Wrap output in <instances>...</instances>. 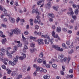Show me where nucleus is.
Returning <instances> with one entry per match:
<instances>
[{"mask_svg":"<svg viewBox=\"0 0 79 79\" xmlns=\"http://www.w3.org/2000/svg\"><path fill=\"white\" fill-rule=\"evenodd\" d=\"M22 55H23V56H20L19 57L18 56H16V58H14V60L15 62H17L18 61V58L19 60H24V58H26V55L25 54L22 53Z\"/></svg>","mask_w":79,"mask_h":79,"instance_id":"f257e3e1","label":"nucleus"},{"mask_svg":"<svg viewBox=\"0 0 79 79\" xmlns=\"http://www.w3.org/2000/svg\"><path fill=\"white\" fill-rule=\"evenodd\" d=\"M13 34H21V31L20 30H19L18 28H16L12 31V32H10V35H13Z\"/></svg>","mask_w":79,"mask_h":79,"instance_id":"f03ea898","label":"nucleus"},{"mask_svg":"<svg viewBox=\"0 0 79 79\" xmlns=\"http://www.w3.org/2000/svg\"><path fill=\"white\" fill-rule=\"evenodd\" d=\"M41 37H44V38H47L48 40H47V39H46L44 40V42L45 44L47 45H48V44H49V42H50V38L48 36V35H41Z\"/></svg>","mask_w":79,"mask_h":79,"instance_id":"7ed1b4c3","label":"nucleus"},{"mask_svg":"<svg viewBox=\"0 0 79 79\" xmlns=\"http://www.w3.org/2000/svg\"><path fill=\"white\" fill-rule=\"evenodd\" d=\"M64 57V55H63V54H60V55L58 56V58L60 60V61H61V62H65V63H66L67 60V58L65 57L62 59V58H63Z\"/></svg>","mask_w":79,"mask_h":79,"instance_id":"20e7f679","label":"nucleus"},{"mask_svg":"<svg viewBox=\"0 0 79 79\" xmlns=\"http://www.w3.org/2000/svg\"><path fill=\"white\" fill-rule=\"evenodd\" d=\"M18 72L16 71H14L11 74V75L12 76H16L17 78L15 79H20V78L23 77V76L21 75H19L18 76Z\"/></svg>","mask_w":79,"mask_h":79,"instance_id":"39448f33","label":"nucleus"},{"mask_svg":"<svg viewBox=\"0 0 79 79\" xmlns=\"http://www.w3.org/2000/svg\"><path fill=\"white\" fill-rule=\"evenodd\" d=\"M35 5H33V7H32V9H33L32 10V13H35V14L36 15H40V12H39V10H37V9H36L35 10V9H34V8H35Z\"/></svg>","mask_w":79,"mask_h":79,"instance_id":"423d86ee","label":"nucleus"},{"mask_svg":"<svg viewBox=\"0 0 79 79\" xmlns=\"http://www.w3.org/2000/svg\"><path fill=\"white\" fill-rule=\"evenodd\" d=\"M39 15H38L35 18H37V19H35L34 20V22L35 23H38V24H40V20L39 19V18H40V16Z\"/></svg>","mask_w":79,"mask_h":79,"instance_id":"0eeeda50","label":"nucleus"},{"mask_svg":"<svg viewBox=\"0 0 79 79\" xmlns=\"http://www.w3.org/2000/svg\"><path fill=\"white\" fill-rule=\"evenodd\" d=\"M52 48H55V49H56V50H57L58 51H59L60 52H63V49H60V48L58 47V45H52Z\"/></svg>","mask_w":79,"mask_h":79,"instance_id":"6e6552de","label":"nucleus"},{"mask_svg":"<svg viewBox=\"0 0 79 79\" xmlns=\"http://www.w3.org/2000/svg\"><path fill=\"white\" fill-rule=\"evenodd\" d=\"M1 52H0V55L1 56H3L5 55V49L4 48H2L1 49Z\"/></svg>","mask_w":79,"mask_h":79,"instance_id":"1a4fd4ad","label":"nucleus"},{"mask_svg":"<svg viewBox=\"0 0 79 79\" xmlns=\"http://www.w3.org/2000/svg\"><path fill=\"white\" fill-rule=\"evenodd\" d=\"M37 42H38V44L39 45H41L42 44H44V40L42 39H38L37 40Z\"/></svg>","mask_w":79,"mask_h":79,"instance_id":"9d476101","label":"nucleus"},{"mask_svg":"<svg viewBox=\"0 0 79 79\" xmlns=\"http://www.w3.org/2000/svg\"><path fill=\"white\" fill-rule=\"evenodd\" d=\"M43 68L40 67H38L36 68V71H39L40 72H43Z\"/></svg>","mask_w":79,"mask_h":79,"instance_id":"9b49d317","label":"nucleus"},{"mask_svg":"<svg viewBox=\"0 0 79 79\" xmlns=\"http://www.w3.org/2000/svg\"><path fill=\"white\" fill-rule=\"evenodd\" d=\"M9 19L12 23H15V19L14 18H11V17H9Z\"/></svg>","mask_w":79,"mask_h":79,"instance_id":"f8f14e48","label":"nucleus"},{"mask_svg":"<svg viewBox=\"0 0 79 79\" xmlns=\"http://www.w3.org/2000/svg\"><path fill=\"white\" fill-rule=\"evenodd\" d=\"M14 47V49L15 51H11L10 52L11 54H13V53L14 52H15L17 51V50H18V46H15V47Z\"/></svg>","mask_w":79,"mask_h":79,"instance_id":"ddd939ff","label":"nucleus"},{"mask_svg":"<svg viewBox=\"0 0 79 79\" xmlns=\"http://www.w3.org/2000/svg\"><path fill=\"white\" fill-rule=\"evenodd\" d=\"M2 11H3L4 12V15H5L6 16H10V15H8V14H7V10L5 9H4L3 10H2Z\"/></svg>","mask_w":79,"mask_h":79,"instance_id":"4468645a","label":"nucleus"},{"mask_svg":"<svg viewBox=\"0 0 79 79\" xmlns=\"http://www.w3.org/2000/svg\"><path fill=\"white\" fill-rule=\"evenodd\" d=\"M43 77L45 79H50V75L49 74L44 75Z\"/></svg>","mask_w":79,"mask_h":79,"instance_id":"2eb2a0df","label":"nucleus"},{"mask_svg":"<svg viewBox=\"0 0 79 79\" xmlns=\"http://www.w3.org/2000/svg\"><path fill=\"white\" fill-rule=\"evenodd\" d=\"M6 55L8 56H9V58H12L13 56L11 55V53H9V52H8V51L7 52Z\"/></svg>","mask_w":79,"mask_h":79,"instance_id":"dca6fc26","label":"nucleus"},{"mask_svg":"<svg viewBox=\"0 0 79 79\" xmlns=\"http://www.w3.org/2000/svg\"><path fill=\"white\" fill-rule=\"evenodd\" d=\"M17 43L18 44L17 46L19 47H22V44H20V41H17Z\"/></svg>","mask_w":79,"mask_h":79,"instance_id":"f3484780","label":"nucleus"},{"mask_svg":"<svg viewBox=\"0 0 79 79\" xmlns=\"http://www.w3.org/2000/svg\"><path fill=\"white\" fill-rule=\"evenodd\" d=\"M6 42V38L2 39V43L3 45H4Z\"/></svg>","mask_w":79,"mask_h":79,"instance_id":"a211bd4d","label":"nucleus"},{"mask_svg":"<svg viewBox=\"0 0 79 79\" xmlns=\"http://www.w3.org/2000/svg\"><path fill=\"white\" fill-rule=\"evenodd\" d=\"M33 19H31L30 20V25L31 26H33Z\"/></svg>","mask_w":79,"mask_h":79,"instance_id":"6ab92c4d","label":"nucleus"},{"mask_svg":"<svg viewBox=\"0 0 79 79\" xmlns=\"http://www.w3.org/2000/svg\"><path fill=\"white\" fill-rule=\"evenodd\" d=\"M43 64L42 65V66L43 67H45V65H46V64H47V62H46V60H44L43 62Z\"/></svg>","mask_w":79,"mask_h":79,"instance_id":"aec40b11","label":"nucleus"},{"mask_svg":"<svg viewBox=\"0 0 79 79\" xmlns=\"http://www.w3.org/2000/svg\"><path fill=\"white\" fill-rule=\"evenodd\" d=\"M6 71L7 72V74H10L11 73L12 71L11 70H10L9 69H6Z\"/></svg>","mask_w":79,"mask_h":79,"instance_id":"412c9836","label":"nucleus"},{"mask_svg":"<svg viewBox=\"0 0 79 79\" xmlns=\"http://www.w3.org/2000/svg\"><path fill=\"white\" fill-rule=\"evenodd\" d=\"M59 7L58 6H57L56 7L55 6H53V9L56 11H58V8Z\"/></svg>","mask_w":79,"mask_h":79,"instance_id":"4be33fe9","label":"nucleus"},{"mask_svg":"<svg viewBox=\"0 0 79 79\" xmlns=\"http://www.w3.org/2000/svg\"><path fill=\"white\" fill-rule=\"evenodd\" d=\"M52 67L54 69H57V65L55 64H53L52 65Z\"/></svg>","mask_w":79,"mask_h":79,"instance_id":"5701e85b","label":"nucleus"},{"mask_svg":"<svg viewBox=\"0 0 79 79\" xmlns=\"http://www.w3.org/2000/svg\"><path fill=\"white\" fill-rule=\"evenodd\" d=\"M57 31L58 32H60L61 31V28L60 27H58L57 28Z\"/></svg>","mask_w":79,"mask_h":79,"instance_id":"b1692460","label":"nucleus"},{"mask_svg":"<svg viewBox=\"0 0 79 79\" xmlns=\"http://www.w3.org/2000/svg\"><path fill=\"white\" fill-rule=\"evenodd\" d=\"M30 50L31 53H32L34 52L35 50H36V49L35 48L30 49Z\"/></svg>","mask_w":79,"mask_h":79,"instance_id":"393cba45","label":"nucleus"},{"mask_svg":"<svg viewBox=\"0 0 79 79\" xmlns=\"http://www.w3.org/2000/svg\"><path fill=\"white\" fill-rule=\"evenodd\" d=\"M48 15L51 17V18H54L55 17V15L53 14H51V13H49Z\"/></svg>","mask_w":79,"mask_h":79,"instance_id":"a878e982","label":"nucleus"},{"mask_svg":"<svg viewBox=\"0 0 79 79\" xmlns=\"http://www.w3.org/2000/svg\"><path fill=\"white\" fill-rule=\"evenodd\" d=\"M42 1H39L37 2V5H40L42 3Z\"/></svg>","mask_w":79,"mask_h":79,"instance_id":"bb28decb","label":"nucleus"},{"mask_svg":"<svg viewBox=\"0 0 79 79\" xmlns=\"http://www.w3.org/2000/svg\"><path fill=\"white\" fill-rule=\"evenodd\" d=\"M40 58H42L44 56V53L43 52H41L39 55Z\"/></svg>","mask_w":79,"mask_h":79,"instance_id":"cd10ccee","label":"nucleus"},{"mask_svg":"<svg viewBox=\"0 0 79 79\" xmlns=\"http://www.w3.org/2000/svg\"><path fill=\"white\" fill-rule=\"evenodd\" d=\"M68 15H73V14H74V12H73V11H71L70 12H68Z\"/></svg>","mask_w":79,"mask_h":79,"instance_id":"c85d7f7f","label":"nucleus"},{"mask_svg":"<svg viewBox=\"0 0 79 79\" xmlns=\"http://www.w3.org/2000/svg\"><path fill=\"white\" fill-rule=\"evenodd\" d=\"M42 60L40 59H38L37 61L38 63H41L43 61Z\"/></svg>","mask_w":79,"mask_h":79,"instance_id":"c756f323","label":"nucleus"},{"mask_svg":"<svg viewBox=\"0 0 79 79\" xmlns=\"http://www.w3.org/2000/svg\"><path fill=\"white\" fill-rule=\"evenodd\" d=\"M22 39H23V42H24L25 41H26V38H25V37H24L23 35H22Z\"/></svg>","mask_w":79,"mask_h":79,"instance_id":"7c9ffc66","label":"nucleus"},{"mask_svg":"<svg viewBox=\"0 0 79 79\" xmlns=\"http://www.w3.org/2000/svg\"><path fill=\"white\" fill-rule=\"evenodd\" d=\"M69 48H73L74 47V46H73V42H72L71 45H70L69 46Z\"/></svg>","mask_w":79,"mask_h":79,"instance_id":"2f4dec72","label":"nucleus"},{"mask_svg":"<svg viewBox=\"0 0 79 79\" xmlns=\"http://www.w3.org/2000/svg\"><path fill=\"white\" fill-rule=\"evenodd\" d=\"M54 37V38H57L58 40H60V38L58 37V35H55Z\"/></svg>","mask_w":79,"mask_h":79,"instance_id":"473e14b6","label":"nucleus"},{"mask_svg":"<svg viewBox=\"0 0 79 79\" xmlns=\"http://www.w3.org/2000/svg\"><path fill=\"white\" fill-rule=\"evenodd\" d=\"M35 45V44L34 43H31L30 44V46L31 47H34Z\"/></svg>","mask_w":79,"mask_h":79,"instance_id":"72a5a7b5","label":"nucleus"},{"mask_svg":"<svg viewBox=\"0 0 79 79\" xmlns=\"http://www.w3.org/2000/svg\"><path fill=\"white\" fill-rule=\"evenodd\" d=\"M60 73L61 75H62L63 76H64V72L62 71H60Z\"/></svg>","mask_w":79,"mask_h":79,"instance_id":"f704fd0d","label":"nucleus"},{"mask_svg":"<svg viewBox=\"0 0 79 79\" xmlns=\"http://www.w3.org/2000/svg\"><path fill=\"white\" fill-rule=\"evenodd\" d=\"M62 46L64 48H66V45L64 43H63L62 44Z\"/></svg>","mask_w":79,"mask_h":79,"instance_id":"c9c22d12","label":"nucleus"},{"mask_svg":"<svg viewBox=\"0 0 79 79\" xmlns=\"http://www.w3.org/2000/svg\"><path fill=\"white\" fill-rule=\"evenodd\" d=\"M74 52V51L72 49L70 52H69V54H72V53H73Z\"/></svg>","mask_w":79,"mask_h":79,"instance_id":"e433bc0d","label":"nucleus"},{"mask_svg":"<svg viewBox=\"0 0 79 79\" xmlns=\"http://www.w3.org/2000/svg\"><path fill=\"white\" fill-rule=\"evenodd\" d=\"M24 79H31V77L28 75Z\"/></svg>","mask_w":79,"mask_h":79,"instance_id":"4c0bfd02","label":"nucleus"},{"mask_svg":"<svg viewBox=\"0 0 79 79\" xmlns=\"http://www.w3.org/2000/svg\"><path fill=\"white\" fill-rule=\"evenodd\" d=\"M52 35L53 37H54L55 35V32L54 31H53L52 32Z\"/></svg>","mask_w":79,"mask_h":79,"instance_id":"58836bf2","label":"nucleus"},{"mask_svg":"<svg viewBox=\"0 0 79 79\" xmlns=\"http://www.w3.org/2000/svg\"><path fill=\"white\" fill-rule=\"evenodd\" d=\"M46 66L47 68H50V65L48 64H47Z\"/></svg>","mask_w":79,"mask_h":79,"instance_id":"ea45409f","label":"nucleus"},{"mask_svg":"<svg viewBox=\"0 0 79 79\" xmlns=\"http://www.w3.org/2000/svg\"><path fill=\"white\" fill-rule=\"evenodd\" d=\"M2 69H6V66L5 65H2Z\"/></svg>","mask_w":79,"mask_h":79,"instance_id":"a19ab883","label":"nucleus"},{"mask_svg":"<svg viewBox=\"0 0 79 79\" xmlns=\"http://www.w3.org/2000/svg\"><path fill=\"white\" fill-rule=\"evenodd\" d=\"M5 10V8H2V6H0V10H1V11H3V10Z\"/></svg>","mask_w":79,"mask_h":79,"instance_id":"79ce46f5","label":"nucleus"},{"mask_svg":"<svg viewBox=\"0 0 79 79\" xmlns=\"http://www.w3.org/2000/svg\"><path fill=\"white\" fill-rule=\"evenodd\" d=\"M30 39H31V40H35V39H36V38L34 37H31L30 38Z\"/></svg>","mask_w":79,"mask_h":79,"instance_id":"37998d69","label":"nucleus"},{"mask_svg":"<svg viewBox=\"0 0 79 79\" xmlns=\"http://www.w3.org/2000/svg\"><path fill=\"white\" fill-rule=\"evenodd\" d=\"M15 64H16V62H12L11 65H12V66H15Z\"/></svg>","mask_w":79,"mask_h":79,"instance_id":"c03bdc74","label":"nucleus"},{"mask_svg":"<svg viewBox=\"0 0 79 79\" xmlns=\"http://www.w3.org/2000/svg\"><path fill=\"white\" fill-rule=\"evenodd\" d=\"M69 73H73V69H70L69 71Z\"/></svg>","mask_w":79,"mask_h":79,"instance_id":"a18cd8bd","label":"nucleus"},{"mask_svg":"<svg viewBox=\"0 0 79 79\" xmlns=\"http://www.w3.org/2000/svg\"><path fill=\"white\" fill-rule=\"evenodd\" d=\"M22 69L23 71H25L26 70V67L25 66H23Z\"/></svg>","mask_w":79,"mask_h":79,"instance_id":"49530a36","label":"nucleus"},{"mask_svg":"<svg viewBox=\"0 0 79 79\" xmlns=\"http://www.w3.org/2000/svg\"><path fill=\"white\" fill-rule=\"evenodd\" d=\"M72 18L74 19V20H76V16L75 15H73Z\"/></svg>","mask_w":79,"mask_h":79,"instance_id":"de8ad7c7","label":"nucleus"},{"mask_svg":"<svg viewBox=\"0 0 79 79\" xmlns=\"http://www.w3.org/2000/svg\"><path fill=\"white\" fill-rule=\"evenodd\" d=\"M24 34H25V35H27L29 34V33L28 32V31H25L24 32Z\"/></svg>","mask_w":79,"mask_h":79,"instance_id":"09e8293b","label":"nucleus"},{"mask_svg":"<svg viewBox=\"0 0 79 79\" xmlns=\"http://www.w3.org/2000/svg\"><path fill=\"white\" fill-rule=\"evenodd\" d=\"M19 20H20V19L19 18V17H18V18L17 19L16 21L17 22V23H18L19 21Z\"/></svg>","mask_w":79,"mask_h":79,"instance_id":"8fccbe9b","label":"nucleus"},{"mask_svg":"<svg viewBox=\"0 0 79 79\" xmlns=\"http://www.w3.org/2000/svg\"><path fill=\"white\" fill-rule=\"evenodd\" d=\"M62 30L63 31H64V32H66V31H67V28H62Z\"/></svg>","mask_w":79,"mask_h":79,"instance_id":"3c124183","label":"nucleus"},{"mask_svg":"<svg viewBox=\"0 0 79 79\" xmlns=\"http://www.w3.org/2000/svg\"><path fill=\"white\" fill-rule=\"evenodd\" d=\"M1 26L2 27H6V25L4 24H2Z\"/></svg>","mask_w":79,"mask_h":79,"instance_id":"603ef678","label":"nucleus"},{"mask_svg":"<svg viewBox=\"0 0 79 79\" xmlns=\"http://www.w3.org/2000/svg\"><path fill=\"white\" fill-rule=\"evenodd\" d=\"M36 75H37V72L35 71L33 73V76H36Z\"/></svg>","mask_w":79,"mask_h":79,"instance_id":"864d4df0","label":"nucleus"},{"mask_svg":"<svg viewBox=\"0 0 79 79\" xmlns=\"http://www.w3.org/2000/svg\"><path fill=\"white\" fill-rule=\"evenodd\" d=\"M14 3V0H12L11 1V2H10V4L11 5H13Z\"/></svg>","mask_w":79,"mask_h":79,"instance_id":"5fc2aeb1","label":"nucleus"},{"mask_svg":"<svg viewBox=\"0 0 79 79\" xmlns=\"http://www.w3.org/2000/svg\"><path fill=\"white\" fill-rule=\"evenodd\" d=\"M24 42V44H25V45H28V44H29V43H28V42L27 41H25L24 42Z\"/></svg>","mask_w":79,"mask_h":79,"instance_id":"6e6d98bb","label":"nucleus"},{"mask_svg":"<svg viewBox=\"0 0 79 79\" xmlns=\"http://www.w3.org/2000/svg\"><path fill=\"white\" fill-rule=\"evenodd\" d=\"M53 39L52 38L50 40V42L51 43V44H53Z\"/></svg>","mask_w":79,"mask_h":79,"instance_id":"4d7b16f0","label":"nucleus"},{"mask_svg":"<svg viewBox=\"0 0 79 79\" xmlns=\"http://www.w3.org/2000/svg\"><path fill=\"white\" fill-rule=\"evenodd\" d=\"M24 48H25V49H26L27 50V49H28V48H27V46H26V45H24Z\"/></svg>","mask_w":79,"mask_h":79,"instance_id":"13d9d810","label":"nucleus"},{"mask_svg":"<svg viewBox=\"0 0 79 79\" xmlns=\"http://www.w3.org/2000/svg\"><path fill=\"white\" fill-rule=\"evenodd\" d=\"M62 70L64 71L65 69V67L64 66H62Z\"/></svg>","mask_w":79,"mask_h":79,"instance_id":"bf43d9fd","label":"nucleus"},{"mask_svg":"<svg viewBox=\"0 0 79 79\" xmlns=\"http://www.w3.org/2000/svg\"><path fill=\"white\" fill-rule=\"evenodd\" d=\"M35 29H39V26L37 25H36L35 26Z\"/></svg>","mask_w":79,"mask_h":79,"instance_id":"052dcab7","label":"nucleus"},{"mask_svg":"<svg viewBox=\"0 0 79 79\" xmlns=\"http://www.w3.org/2000/svg\"><path fill=\"white\" fill-rule=\"evenodd\" d=\"M66 44L67 45H70V42L69 41H67L66 42Z\"/></svg>","mask_w":79,"mask_h":79,"instance_id":"680f3d73","label":"nucleus"},{"mask_svg":"<svg viewBox=\"0 0 79 79\" xmlns=\"http://www.w3.org/2000/svg\"><path fill=\"white\" fill-rule=\"evenodd\" d=\"M15 4L16 6H19V5H18V2H15Z\"/></svg>","mask_w":79,"mask_h":79,"instance_id":"e2e57ef3","label":"nucleus"},{"mask_svg":"<svg viewBox=\"0 0 79 79\" xmlns=\"http://www.w3.org/2000/svg\"><path fill=\"white\" fill-rule=\"evenodd\" d=\"M47 5H48V6H51V2H49L47 3Z\"/></svg>","mask_w":79,"mask_h":79,"instance_id":"0e129e2a","label":"nucleus"},{"mask_svg":"<svg viewBox=\"0 0 79 79\" xmlns=\"http://www.w3.org/2000/svg\"><path fill=\"white\" fill-rule=\"evenodd\" d=\"M69 3L70 4H73V3H74V2H73V1H70L69 2Z\"/></svg>","mask_w":79,"mask_h":79,"instance_id":"69168bd1","label":"nucleus"},{"mask_svg":"<svg viewBox=\"0 0 79 79\" xmlns=\"http://www.w3.org/2000/svg\"><path fill=\"white\" fill-rule=\"evenodd\" d=\"M0 2L1 3H4V2H5L4 0H0Z\"/></svg>","mask_w":79,"mask_h":79,"instance_id":"338daca9","label":"nucleus"},{"mask_svg":"<svg viewBox=\"0 0 79 79\" xmlns=\"http://www.w3.org/2000/svg\"><path fill=\"white\" fill-rule=\"evenodd\" d=\"M61 79V77L60 76H58L56 77V79Z\"/></svg>","mask_w":79,"mask_h":79,"instance_id":"774afa93","label":"nucleus"}]
</instances>
